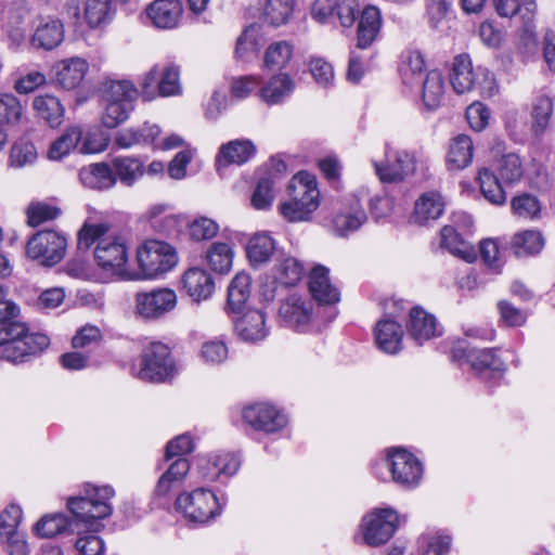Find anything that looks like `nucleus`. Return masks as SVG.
<instances>
[{
    "instance_id": "nucleus-24",
    "label": "nucleus",
    "mask_w": 555,
    "mask_h": 555,
    "mask_svg": "<svg viewBox=\"0 0 555 555\" xmlns=\"http://www.w3.org/2000/svg\"><path fill=\"white\" fill-rule=\"evenodd\" d=\"M238 336L245 341H259L268 335L266 315L261 310L249 309L234 321Z\"/></svg>"
},
{
    "instance_id": "nucleus-37",
    "label": "nucleus",
    "mask_w": 555,
    "mask_h": 555,
    "mask_svg": "<svg viewBox=\"0 0 555 555\" xmlns=\"http://www.w3.org/2000/svg\"><path fill=\"white\" fill-rule=\"evenodd\" d=\"M294 87V81L288 75L279 74L261 88L260 96L268 104H278L293 92Z\"/></svg>"
},
{
    "instance_id": "nucleus-4",
    "label": "nucleus",
    "mask_w": 555,
    "mask_h": 555,
    "mask_svg": "<svg viewBox=\"0 0 555 555\" xmlns=\"http://www.w3.org/2000/svg\"><path fill=\"white\" fill-rule=\"evenodd\" d=\"M289 201L280 205L281 215L289 222L309 221L320 206V191L313 175L300 171L289 184Z\"/></svg>"
},
{
    "instance_id": "nucleus-17",
    "label": "nucleus",
    "mask_w": 555,
    "mask_h": 555,
    "mask_svg": "<svg viewBox=\"0 0 555 555\" xmlns=\"http://www.w3.org/2000/svg\"><path fill=\"white\" fill-rule=\"evenodd\" d=\"M279 315L286 326L305 332L311 321L312 304L302 296L292 294L282 302Z\"/></svg>"
},
{
    "instance_id": "nucleus-50",
    "label": "nucleus",
    "mask_w": 555,
    "mask_h": 555,
    "mask_svg": "<svg viewBox=\"0 0 555 555\" xmlns=\"http://www.w3.org/2000/svg\"><path fill=\"white\" fill-rule=\"evenodd\" d=\"M274 177L259 176L256 188L251 195V205L258 210H266L271 207L274 199Z\"/></svg>"
},
{
    "instance_id": "nucleus-33",
    "label": "nucleus",
    "mask_w": 555,
    "mask_h": 555,
    "mask_svg": "<svg viewBox=\"0 0 555 555\" xmlns=\"http://www.w3.org/2000/svg\"><path fill=\"white\" fill-rule=\"evenodd\" d=\"M256 153V147L250 140H233L220 147L217 160L219 164L243 165Z\"/></svg>"
},
{
    "instance_id": "nucleus-1",
    "label": "nucleus",
    "mask_w": 555,
    "mask_h": 555,
    "mask_svg": "<svg viewBox=\"0 0 555 555\" xmlns=\"http://www.w3.org/2000/svg\"><path fill=\"white\" fill-rule=\"evenodd\" d=\"M115 490L109 485L94 486L85 482L79 493L72 495V531L81 534L75 542V548L80 555H102L104 542L96 535L103 528L102 520L109 517L113 507L109 501Z\"/></svg>"
},
{
    "instance_id": "nucleus-42",
    "label": "nucleus",
    "mask_w": 555,
    "mask_h": 555,
    "mask_svg": "<svg viewBox=\"0 0 555 555\" xmlns=\"http://www.w3.org/2000/svg\"><path fill=\"white\" fill-rule=\"evenodd\" d=\"M69 526L68 518L62 513L43 515L35 525L34 533L41 539H51L63 533Z\"/></svg>"
},
{
    "instance_id": "nucleus-34",
    "label": "nucleus",
    "mask_w": 555,
    "mask_h": 555,
    "mask_svg": "<svg viewBox=\"0 0 555 555\" xmlns=\"http://www.w3.org/2000/svg\"><path fill=\"white\" fill-rule=\"evenodd\" d=\"M89 69V64L80 57H72V90L75 89V100L77 105L87 102L94 92L93 85L85 79Z\"/></svg>"
},
{
    "instance_id": "nucleus-58",
    "label": "nucleus",
    "mask_w": 555,
    "mask_h": 555,
    "mask_svg": "<svg viewBox=\"0 0 555 555\" xmlns=\"http://www.w3.org/2000/svg\"><path fill=\"white\" fill-rule=\"evenodd\" d=\"M211 465L212 472L207 476V478L214 480L219 478L221 475L230 477L236 474L240 467V461L234 454L224 453L217 455L211 462Z\"/></svg>"
},
{
    "instance_id": "nucleus-18",
    "label": "nucleus",
    "mask_w": 555,
    "mask_h": 555,
    "mask_svg": "<svg viewBox=\"0 0 555 555\" xmlns=\"http://www.w3.org/2000/svg\"><path fill=\"white\" fill-rule=\"evenodd\" d=\"M406 330L409 336L418 345L441 335L435 315L426 312L421 307H414L410 310Z\"/></svg>"
},
{
    "instance_id": "nucleus-47",
    "label": "nucleus",
    "mask_w": 555,
    "mask_h": 555,
    "mask_svg": "<svg viewBox=\"0 0 555 555\" xmlns=\"http://www.w3.org/2000/svg\"><path fill=\"white\" fill-rule=\"evenodd\" d=\"M478 180L480 191L486 199L494 205H502L506 201V194L499 178L488 168L479 170Z\"/></svg>"
},
{
    "instance_id": "nucleus-20",
    "label": "nucleus",
    "mask_w": 555,
    "mask_h": 555,
    "mask_svg": "<svg viewBox=\"0 0 555 555\" xmlns=\"http://www.w3.org/2000/svg\"><path fill=\"white\" fill-rule=\"evenodd\" d=\"M183 288L194 301L208 299L215 291V281L210 273L202 268H191L182 278Z\"/></svg>"
},
{
    "instance_id": "nucleus-16",
    "label": "nucleus",
    "mask_w": 555,
    "mask_h": 555,
    "mask_svg": "<svg viewBox=\"0 0 555 555\" xmlns=\"http://www.w3.org/2000/svg\"><path fill=\"white\" fill-rule=\"evenodd\" d=\"M242 416L254 429L268 434L282 429L287 423L283 413L267 403H256L245 408Z\"/></svg>"
},
{
    "instance_id": "nucleus-10",
    "label": "nucleus",
    "mask_w": 555,
    "mask_h": 555,
    "mask_svg": "<svg viewBox=\"0 0 555 555\" xmlns=\"http://www.w3.org/2000/svg\"><path fill=\"white\" fill-rule=\"evenodd\" d=\"M452 360H465L475 372L486 378H499L506 370L505 363L492 349H467L463 341L452 349Z\"/></svg>"
},
{
    "instance_id": "nucleus-6",
    "label": "nucleus",
    "mask_w": 555,
    "mask_h": 555,
    "mask_svg": "<svg viewBox=\"0 0 555 555\" xmlns=\"http://www.w3.org/2000/svg\"><path fill=\"white\" fill-rule=\"evenodd\" d=\"M176 372L170 349L160 341L146 345L140 356V369L135 376L144 382L163 383Z\"/></svg>"
},
{
    "instance_id": "nucleus-44",
    "label": "nucleus",
    "mask_w": 555,
    "mask_h": 555,
    "mask_svg": "<svg viewBox=\"0 0 555 555\" xmlns=\"http://www.w3.org/2000/svg\"><path fill=\"white\" fill-rule=\"evenodd\" d=\"M493 3L500 16L512 17L519 13L526 23L533 18L537 10L535 0H493Z\"/></svg>"
},
{
    "instance_id": "nucleus-15",
    "label": "nucleus",
    "mask_w": 555,
    "mask_h": 555,
    "mask_svg": "<svg viewBox=\"0 0 555 555\" xmlns=\"http://www.w3.org/2000/svg\"><path fill=\"white\" fill-rule=\"evenodd\" d=\"M375 173L382 182H399L411 176L415 171V157L406 151H397L390 156L388 145H386V162L379 163L372 160Z\"/></svg>"
},
{
    "instance_id": "nucleus-14",
    "label": "nucleus",
    "mask_w": 555,
    "mask_h": 555,
    "mask_svg": "<svg viewBox=\"0 0 555 555\" xmlns=\"http://www.w3.org/2000/svg\"><path fill=\"white\" fill-rule=\"evenodd\" d=\"M180 70L176 65H166L163 67L154 66L142 81L143 98L152 100L155 96L153 87L156 85L158 94L170 96L180 92L179 83Z\"/></svg>"
},
{
    "instance_id": "nucleus-5",
    "label": "nucleus",
    "mask_w": 555,
    "mask_h": 555,
    "mask_svg": "<svg viewBox=\"0 0 555 555\" xmlns=\"http://www.w3.org/2000/svg\"><path fill=\"white\" fill-rule=\"evenodd\" d=\"M140 271L131 279H154L178 263L176 248L159 240H147L137 249Z\"/></svg>"
},
{
    "instance_id": "nucleus-57",
    "label": "nucleus",
    "mask_w": 555,
    "mask_h": 555,
    "mask_svg": "<svg viewBox=\"0 0 555 555\" xmlns=\"http://www.w3.org/2000/svg\"><path fill=\"white\" fill-rule=\"evenodd\" d=\"M218 231V223L207 217L196 218L189 224V234L192 240L197 242L215 237Z\"/></svg>"
},
{
    "instance_id": "nucleus-8",
    "label": "nucleus",
    "mask_w": 555,
    "mask_h": 555,
    "mask_svg": "<svg viewBox=\"0 0 555 555\" xmlns=\"http://www.w3.org/2000/svg\"><path fill=\"white\" fill-rule=\"evenodd\" d=\"M176 509L195 524H206L221 514V505L216 494L206 488H197L181 493L176 502Z\"/></svg>"
},
{
    "instance_id": "nucleus-12",
    "label": "nucleus",
    "mask_w": 555,
    "mask_h": 555,
    "mask_svg": "<svg viewBox=\"0 0 555 555\" xmlns=\"http://www.w3.org/2000/svg\"><path fill=\"white\" fill-rule=\"evenodd\" d=\"M177 294L170 288H155L135 295V312L147 320H155L172 311Z\"/></svg>"
},
{
    "instance_id": "nucleus-32",
    "label": "nucleus",
    "mask_w": 555,
    "mask_h": 555,
    "mask_svg": "<svg viewBox=\"0 0 555 555\" xmlns=\"http://www.w3.org/2000/svg\"><path fill=\"white\" fill-rule=\"evenodd\" d=\"M474 145L470 137L459 134L452 139L447 156L448 166L453 170L466 168L473 160Z\"/></svg>"
},
{
    "instance_id": "nucleus-13",
    "label": "nucleus",
    "mask_w": 555,
    "mask_h": 555,
    "mask_svg": "<svg viewBox=\"0 0 555 555\" xmlns=\"http://www.w3.org/2000/svg\"><path fill=\"white\" fill-rule=\"evenodd\" d=\"M387 466L392 474L393 481L406 488L417 486L423 474L421 462L412 453L401 448L389 452Z\"/></svg>"
},
{
    "instance_id": "nucleus-53",
    "label": "nucleus",
    "mask_w": 555,
    "mask_h": 555,
    "mask_svg": "<svg viewBox=\"0 0 555 555\" xmlns=\"http://www.w3.org/2000/svg\"><path fill=\"white\" fill-rule=\"evenodd\" d=\"M498 171L506 184L518 182L524 175L520 157L515 153L503 155L499 160Z\"/></svg>"
},
{
    "instance_id": "nucleus-23",
    "label": "nucleus",
    "mask_w": 555,
    "mask_h": 555,
    "mask_svg": "<svg viewBox=\"0 0 555 555\" xmlns=\"http://www.w3.org/2000/svg\"><path fill=\"white\" fill-rule=\"evenodd\" d=\"M309 289L312 297L323 305H333L339 301L340 294L332 285L328 276V269L324 266H317L309 274Z\"/></svg>"
},
{
    "instance_id": "nucleus-51",
    "label": "nucleus",
    "mask_w": 555,
    "mask_h": 555,
    "mask_svg": "<svg viewBox=\"0 0 555 555\" xmlns=\"http://www.w3.org/2000/svg\"><path fill=\"white\" fill-rule=\"evenodd\" d=\"M24 107L11 93H0V125H16L21 121Z\"/></svg>"
},
{
    "instance_id": "nucleus-55",
    "label": "nucleus",
    "mask_w": 555,
    "mask_h": 555,
    "mask_svg": "<svg viewBox=\"0 0 555 555\" xmlns=\"http://www.w3.org/2000/svg\"><path fill=\"white\" fill-rule=\"evenodd\" d=\"M134 104L106 102L104 113L102 115V122L106 128L113 129L126 121L133 111Z\"/></svg>"
},
{
    "instance_id": "nucleus-46",
    "label": "nucleus",
    "mask_w": 555,
    "mask_h": 555,
    "mask_svg": "<svg viewBox=\"0 0 555 555\" xmlns=\"http://www.w3.org/2000/svg\"><path fill=\"white\" fill-rule=\"evenodd\" d=\"M544 245V240L539 231L526 230L516 233L512 241L514 253L518 257L538 254Z\"/></svg>"
},
{
    "instance_id": "nucleus-30",
    "label": "nucleus",
    "mask_w": 555,
    "mask_h": 555,
    "mask_svg": "<svg viewBox=\"0 0 555 555\" xmlns=\"http://www.w3.org/2000/svg\"><path fill=\"white\" fill-rule=\"evenodd\" d=\"M112 169L125 186H133L144 175V162L133 156H118L112 160Z\"/></svg>"
},
{
    "instance_id": "nucleus-40",
    "label": "nucleus",
    "mask_w": 555,
    "mask_h": 555,
    "mask_svg": "<svg viewBox=\"0 0 555 555\" xmlns=\"http://www.w3.org/2000/svg\"><path fill=\"white\" fill-rule=\"evenodd\" d=\"M234 251L228 243L215 242L206 251V261L216 273H228L233 263Z\"/></svg>"
},
{
    "instance_id": "nucleus-22",
    "label": "nucleus",
    "mask_w": 555,
    "mask_h": 555,
    "mask_svg": "<svg viewBox=\"0 0 555 555\" xmlns=\"http://www.w3.org/2000/svg\"><path fill=\"white\" fill-rule=\"evenodd\" d=\"M366 221V214L359 199L351 197L348 205L333 218V230L338 236H345L358 230Z\"/></svg>"
},
{
    "instance_id": "nucleus-21",
    "label": "nucleus",
    "mask_w": 555,
    "mask_h": 555,
    "mask_svg": "<svg viewBox=\"0 0 555 555\" xmlns=\"http://www.w3.org/2000/svg\"><path fill=\"white\" fill-rule=\"evenodd\" d=\"M375 341L379 350L396 354L402 349L403 330L400 323L385 318L377 322L374 330Z\"/></svg>"
},
{
    "instance_id": "nucleus-63",
    "label": "nucleus",
    "mask_w": 555,
    "mask_h": 555,
    "mask_svg": "<svg viewBox=\"0 0 555 555\" xmlns=\"http://www.w3.org/2000/svg\"><path fill=\"white\" fill-rule=\"evenodd\" d=\"M36 157V149L31 143H16L11 150L10 164L13 167L21 168L33 164Z\"/></svg>"
},
{
    "instance_id": "nucleus-64",
    "label": "nucleus",
    "mask_w": 555,
    "mask_h": 555,
    "mask_svg": "<svg viewBox=\"0 0 555 555\" xmlns=\"http://www.w3.org/2000/svg\"><path fill=\"white\" fill-rule=\"evenodd\" d=\"M451 545L449 535H438L429 541L420 542V546L411 555H443Z\"/></svg>"
},
{
    "instance_id": "nucleus-26",
    "label": "nucleus",
    "mask_w": 555,
    "mask_h": 555,
    "mask_svg": "<svg viewBox=\"0 0 555 555\" xmlns=\"http://www.w3.org/2000/svg\"><path fill=\"white\" fill-rule=\"evenodd\" d=\"M441 246L448 249L452 255L473 262L477 258V253L473 244L466 238V234L459 231L453 225H444L440 232Z\"/></svg>"
},
{
    "instance_id": "nucleus-9",
    "label": "nucleus",
    "mask_w": 555,
    "mask_h": 555,
    "mask_svg": "<svg viewBox=\"0 0 555 555\" xmlns=\"http://www.w3.org/2000/svg\"><path fill=\"white\" fill-rule=\"evenodd\" d=\"M67 240L52 230L35 233L27 242L26 255L43 267H53L65 256Z\"/></svg>"
},
{
    "instance_id": "nucleus-43",
    "label": "nucleus",
    "mask_w": 555,
    "mask_h": 555,
    "mask_svg": "<svg viewBox=\"0 0 555 555\" xmlns=\"http://www.w3.org/2000/svg\"><path fill=\"white\" fill-rule=\"evenodd\" d=\"M114 14L112 0H87L85 3V20L90 28L111 22Z\"/></svg>"
},
{
    "instance_id": "nucleus-2",
    "label": "nucleus",
    "mask_w": 555,
    "mask_h": 555,
    "mask_svg": "<svg viewBox=\"0 0 555 555\" xmlns=\"http://www.w3.org/2000/svg\"><path fill=\"white\" fill-rule=\"evenodd\" d=\"M109 227L106 223L86 222L78 232L77 248L88 249L96 242L94 259L98 266L112 275L131 279L126 264L128 262V246L122 236L106 235Z\"/></svg>"
},
{
    "instance_id": "nucleus-60",
    "label": "nucleus",
    "mask_w": 555,
    "mask_h": 555,
    "mask_svg": "<svg viewBox=\"0 0 555 555\" xmlns=\"http://www.w3.org/2000/svg\"><path fill=\"white\" fill-rule=\"evenodd\" d=\"M0 544L4 546L8 555H29L30 547L26 534L22 531L0 537Z\"/></svg>"
},
{
    "instance_id": "nucleus-52",
    "label": "nucleus",
    "mask_w": 555,
    "mask_h": 555,
    "mask_svg": "<svg viewBox=\"0 0 555 555\" xmlns=\"http://www.w3.org/2000/svg\"><path fill=\"white\" fill-rule=\"evenodd\" d=\"M514 215L522 219L534 220L540 217L541 204L539 199L528 193H522L512 199Z\"/></svg>"
},
{
    "instance_id": "nucleus-54",
    "label": "nucleus",
    "mask_w": 555,
    "mask_h": 555,
    "mask_svg": "<svg viewBox=\"0 0 555 555\" xmlns=\"http://www.w3.org/2000/svg\"><path fill=\"white\" fill-rule=\"evenodd\" d=\"M293 48L287 41L270 44L264 54V66L270 69H281L291 60Z\"/></svg>"
},
{
    "instance_id": "nucleus-56",
    "label": "nucleus",
    "mask_w": 555,
    "mask_h": 555,
    "mask_svg": "<svg viewBox=\"0 0 555 555\" xmlns=\"http://www.w3.org/2000/svg\"><path fill=\"white\" fill-rule=\"evenodd\" d=\"M59 209L41 202L30 203L26 209L27 224L30 227H38L41 223L52 220L57 217Z\"/></svg>"
},
{
    "instance_id": "nucleus-31",
    "label": "nucleus",
    "mask_w": 555,
    "mask_h": 555,
    "mask_svg": "<svg viewBox=\"0 0 555 555\" xmlns=\"http://www.w3.org/2000/svg\"><path fill=\"white\" fill-rule=\"evenodd\" d=\"M274 250L275 241L266 232L254 234L246 245V255L250 266L254 268L268 263Z\"/></svg>"
},
{
    "instance_id": "nucleus-27",
    "label": "nucleus",
    "mask_w": 555,
    "mask_h": 555,
    "mask_svg": "<svg viewBox=\"0 0 555 555\" xmlns=\"http://www.w3.org/2000/svg\"><path fill=\"white\" fill-rule=\"evenodd\" d=\"M79 179L85 186L94 190H108L116 184L112 166L106 163L91 164L81 168Z\"/></svg>"
},
{
    "instance_id": "nucleus-61",
    "label": "nucleus",
    "mask_w": 555,
    "mask_h": 555,
    "mask_svg": "<svg viewBox=\"0 0 555 555\" xmlns=\"http://www.w3.org/2000/svg\"><path fill=\"white\" fill-rule=\"evenodd\" d=\"M23 511L17 504H10L0 514V537L18 531Z\"/></svg>"
},
{
    "instance_id": "nucleus-38",
    "label": "nucleus",
    "mask_w": 555,
    "mask_h": 555,
    "mask_svg": "<svg viewBox=\"0 0 555 555\" xmlns=\"http://www.w3.org/2000/svg\"><path fill=\"white\" fill-rule=\"evenodd\" d=\"M164 208L162 206L153 207L150 210V221L154 231L158 234L175 237L181 232L185 221L180 216L176 215H164L162 216Z\"/></svg>"
},
{
    "instance_id": "nucleus-62",
    "label": "nucleus",
    "mask_w": 555,
    "mask_h": 555,
    "mask_svg": "<svg viewBox=\"0 0 555 555\" xmlns=\"http://www.w3.org/2000/svg\"><path fill=\"white\" fill-rule=\"evenodd\" d=\"M108 135L99 128L88 131L80 146L83 154H95L104 151L108 145Z\"/></svg>"
},
{
    "instance_id": "nucleus-3",
    "label": "nucleus",
    "mask_w": 555,
    "mask_h": 555,
    "mask_svg": "<svg viewBox=\"0 0 555 555\" xmlns=\"http://www.w3.org/2000/svg\"><path fill=\"white\" fill-rule=\"evenodd\" d=\"M50 344L47 335L28 333L25 323L14 319L0 323V359L17 364L41 353Z\"/></svg>"
},
{
    "instance_id": "nucleus-29",
    "label": "nucleus",
    "mask_w": 555,
    "mask_h": 555,
    "mask_svg": "<svg viewBox=\"0 0 555 555\" xmlns=\"http://www.w3.org/2000/svg\"><path fill=\"white\" fill-rule=\"evenodd\" d=\"M64 33L59 20H42L34 31L31 44L37 49L52 50L63 41Z\"/></svg>"
},
{
    "instance_id": "nucleus-39",
    "label": "nucleus",
    "mask_w": 555,
    "mask_h": 555,
    "mask_svg": "<svg viewBox=\"0 0 555 555\" xmlns=\"http://www.w3.org/2000/svg\"><path fill=\"white\" fill-rule=\"evenodd\" d=\"M444 93V81L439 70H430L423 80L422 99L428 109H436Z\"/></svg>"
},
{
    "instance_id": "nucleus-28",
    "label": "nucleus",
    "mask_w": 555,
    "mask_h": 555,
    "mask_svg": "<svg viewBox=\"0 0 555 555\" xmlns=\"http://www.w3.org/2000/svg\"><path fill=\"white\" fill-rule=\"evenodd\" d=\"M444 210L442 196L436 192L424 193L414 205L413 221L420 225L437 220Z\"/></svg>"
},
{
    "instance_id": "nucleus-45",
    "label": "nucleus",
    "mask_w": 555,
    "mask_h": 555,
    "mask_svg": "<svg viewBox=\"0 0 555 555\" xmlns=\"http://www.w3.org/2000/svg\"><path fill=\"white\" fill-rule=\"evenodd\" d=\"M34 108L51 127H57L64 116V107L60 100L53 95L37 96Z\"/></svg>"
},
{
    "instance_id": "nucleus-7",
    "label": "nucleus",
    "mask_w": 555,
    "mask_h": 555,
    "mask_svg": "<svg viewBox=\"0 0 555 555\" xmlns=\"http://www.w3.org/2000/svg\"><path fill=\"white\" fill-rule=\"evenodd\" d=\"M450 81L453 90L459 94L478 88L481 93L492 95L495 90L493 75L481 67L474 72L472 61L467 54H460L454 57Z\"/></svg>"
},
{
    "instance_id": "nucleus-48",
    "label": "nucleus",
    "mask_w": 555,
    "mask_h": 555,
    "mask_svg": "<svg viewBox=\"0 0 555 555\" xmlns=\"http://www.w3.org/2000/svg\"><path fill=\"white\" fill-rule=\"evenodd\" d=\"M104 101L114 103L133 104L138 98V90L129 80H112L104 90Z\"/></svg>"
},
{
    "instance_id": "nucleus-41",
    "label": "nucleus",
    "mask_w": 555,
    "mask_h": 555,
    "mask_svg": "<svg viewBox=\"0 0 555 555\" xmlns=\"http://www.w3.org/2000/svg\"><path fill=\"white\" fill-rule=\"evenodd\" d=\"M554 101L547 94H539L532 104V131L535 135H541L548 127L553 114Z\"/></svg>"
},
{
    "instance_id": "nucleus-11",
    "label": "nucleus",
    "mask_w": 555,
    "mask_h": 555,
    "mask_svg": "<svg viewBox=\"0 0 555 555\" xmlns=\"http://www.w3.org/2000/svg\"><path fill=\"white\" fill-rule=\"evenodd\" d=\"M399 525L397 512L390 507L376 509L362 519L364 542L370 546H379L390 540Z\"/></svg>"
},
{
    "instance_id": "nucleus-36",
    "label": "nucleus",
    "mask_w": 555,
    "mask_h": 555,
    "mask_svg": "<svg viewBox=\"0 0 555 555\" xmlns=\"http://www.w3.org/2000/svg\"><path fill=\"white\" fill-rule=\"evenodd\" d=\"M304 276L302 264L294 257H285L278 261L273 270L274 282L279 286L293 287Z\"/></svg>"
},
{
    "instance_id": "nucleus-59",
    "label": "nucleus",
    "mask_w": 555,
    "mask_h": 555,
    "mask_svg": "<svg viewBox=\"0 0 555 555\" xmlns=\"http://www.w3.org/2000/svg\"><path fill=\"white\" fill-rule=\"evenodd\" d=\"M480 256L486 266L495 273L501 271L503 260L495 240L487 238L480 243Z\"/></svg>"
},
{
    "instance_id": "nucleus-19",
    "label": "nucleus",
    "mask_w": 555,
    "mask_h": 555,
    "mask_svg": "<svg viewBox=\"0 0 555 555\" xmlns=\"http://www.w3.org/2000/svg\"><path fill=\"white\" fill-rule=\"evenodd\" d=\"M183 9L180 0H155L146 9L153 25L160 29L177 27Z\"/></svg>"
},
{
    "instance_id": "nucleus-25",
    "label": "nucleus",
    "mask_w": 555,
    "mask_h": 555,
    "mask_svg": "<svg viewBox=\"0 0 555 555\" xmlns=\"http://www.w3.org/2000/svg\"><path fill=\"white\" fill-rule=\"evenodd\" d=\"M382 28V15L376 7L369 5L363 9L357 29V47L370 48L378 38Z\"/></svg>"
},
{
    "instance_id": "nucleus-49",
    "label": "nucleus",
    "mask_w": 555,
    "mask_h": 555,
    "mask_svg": "<svg viewBox=\"0 0 555 555\" xmlns=\"http://www.w3.org/2000/svg\"><path fill=\"white\" fill-rule=\"evenodd\" d=\"M294 9V0H268L263 11L264 21L272 26L287 22Z\"/></svg>"
},
{
    "instance_id": "nucleus-35",
    "label": "nucleus",
    "mask_w": 555,
    "mask_h": 555,
    "mask_svg": "<svg viewBox=\"0 0 555 555\" xmlns=\"http://www.w3.org/2000/svg\"><path fill=\"white\" fill-rule=\"evenodd\" d=\"M251 279L245 272L237 273L228 287V306L233 313H242L250 296Z\"/></svg>"
}]
</instances>
